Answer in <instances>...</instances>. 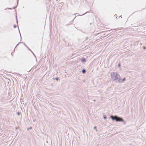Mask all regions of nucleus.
Returning <instances> with one entry per match:
<instances>
[{
  "label": "nucleus",
  "mask_w": 146,
  "mask_h": 146,
  "mask_svg": "<svg viewBox=\"0 0 146 146\" xmlns=\"http://www.w3.org/2000/svg\"><path fill=\"white\" fill-rule=\"evenodd\" d=\"M111 76L113 80L115 82H121L120 76L117 73L113 72L111 73Z\"/></svg>",
  "instance_id": "obj_1"
},
{
  "label": "nucleus",
  "mask_w": 146,
  "mask_h": 146,
  "mask_svg": "<svg viewBox=\"0 0 146 146\" xmlns=\"http://www.w3.org/2000/svg\"><path fill=\"white\" fill-rule=\"evenodd\" d=\"M110 117L113 120H115L116 121L121 122L123 121L122 118L118 117L116 116H114L113 115H111Z\"/></svg>",
  "instance_id": "obj_2"
},
{
  "label": "nucleus",
  "mask_w": 146,
  "mask_h": 146,
  "mask_svg": "<svg viewBox=\"0 0 146 146\" xmlns=\"http://www.w3.org/2000/svg\"><path fill=\"white\" fill-rule=\"evenodd\" d=\"M81 61L82 62H85L86 61V59L84 58H83L81 60Z\"/></svg>",
  "instance_id": "obj_3"
},
{
  "label": "nucleus",
  "mask_w": 146,
  "mask_h": 146,
  "mask_svg": "<svg viewBox=\"0 0 146 146\" xmlns=\"http://www.w3.org/2000/svg\"><path fill=\"white\" fill-rule=\"evenodd\" d=\"M82 72V73H83V74H84L86 73V71L85 69H83Z\"/></svg>",
  "instance_id": "obj_4"
},
{
  "label": "nucleus",
  "mask_w": 146,
  "mask_h": 146,
  "mask_svg": "<svg viewBox=\"0 0 146 146\" xmlns=\"http://www.w3.org/2000/svg\"><path fill=\"white\" fill-rule=\"evenodd\" d=\"M125 80V78H124L122 80V81L121 80V82H124Z\"/></svg>",
  "instance_id": "obj_5"
},
{
  "label": "nucleus",
  "mask_w": 146,
  "mask_h": 146,
  "mask_svg": "<svg viewBox=\"0 0 146 146\" xmlns=\"http://www.w3.org/2000/svg\"><path fill=\"white\" fill-rule=\"evenodd\" d=\"M104 119H106L107 118V117L106 116H104Z\"/></svg>",
  "instance_id": "obj_6"
},
{
  "label": "nucleus",
  "mask_w": 146,
  "mask_h": 146,
  "mask_svg": "<svg viewBox=\"0 0 146 146\" xmlns=\"http://www.w3.org/2000/svg\"><path fill=\"white\" fill-rule=\"evenodd\" d=\"M17 114L18 115H19L20 114V112H18L17 113Z\"/></svg>",
  "instance_id": "obj_7"
},
{
  "label": "nucleus",
  "mask_w": 146,
  "mask_h": 146,
  "mask_svg": "<svg viewBox=\"0 0 146 146\" xmlns=\"http://www.w3.org/2000/svg\"><path fill=\"white\" fill-rule=\"evenodd\" d=\"M16 27V25H14V28H15Z\"/></svg>",
  "instance_id": "obj_8"
},
{
  "label": "nucleus",
  "mask_w": 146,
  "mask_h": 146,
  "mask_svg": "<svg viewBox=\"0 0 146 146\" xmlns=\"http://www.w3.org/2000/svg\"><path fill=\"white\" fill-rule=\"evenodd\" d=\"M55 79L57 80H58V78H56Z\"/></svg>",
  "instance_id": "obj_9"
},
{
  "label": "nucleus",
  "mask_w": 146,
  "mask_h": 146,
  "mask_svg": "<svg viewBox=\"0 0 146 146\" xmlns=\"http://www.w3.org/2000/svg\"><path fill=\"white\" fill-rule=\"evenodd\" d=\"M17 6L16 7H13V9H15V8H16L17 6Z\"/></svg>",
  "instance_id": "obj_10"
},
{
  "label": "nucleus",
  "mask_w": 146,
  "mask_h": 146,
  "mask_svg": "<svg viewBox=\"0 0 146 146\" xmlns=\"http://www.w3.org/2000/svg\"><path fill=\"white\" fill-rule=\"evenodd\" d=\"M18 1H19V0H17V5H18Z\"/></svg>",
  "instance_id": "obj_11"
},
{
  "label": "nucleus",
  "mask_w": 146,
  "mask_h": 146,
  "mask_svg": "<svg viewBox=\"0 0 146 146\" xmlns=\"http://www.w3.org/2000/svg\"><path fill=\"white\" fill-rule=\"evenodd\" d=\"M120 66H121V65H120V64H118V66H119V67H120Z\"/></svg>",
  "instance_id": "obj_12"
},
{
  "label": "nucleus",
  "mask_w": 146,
  "mask_h": 146,
  "mask_svg": "<svg viewBox=\"0 0 146 146\" xmlns=\"http://www.w3.org/2000/svg\"><path fill=\"white\" fill-rule=\"evenodd\" d=\"M76 14H78V13H76V14H74V15H76Z\"/></svg>",
  "instance_id": "obj_13"
},
{
  "label": "nucleus",
  "mask_w": 146,
  "mask_h": 146,
  "mask_svg": "<svg viewBox=\"0 0 146 146\" xmlns=\"http://www.w3.org/2000/svg\"><path fill=\"white\" fill-rule=\"evenodd\" d=\"M76 14H78V13H76V14H74V15H76Z\"/></svg>",
  "instance_id": "obj_14"
},
{
  "label": "nucleus",
  "mask_w": 146,
  "mask_h": 146,
  "mask_svg": "<svg viewBox=\"0 0 146 146\" xmlns=\"http://www.w3.org/2000/svg\"><path fill=\"white\" fill-rule=\"evenodd\" d=\"M96 127H94V129H96Z\"/></svg>",
  "instance_id": "obj_15"
},
{
  "label": "nucleus",
  "mask_w": 146,
  "mask_h": 146,
  "mask_svg": "<svg viewBox=\"0 0 146 146\" xmlns=\"http://www.w3.org/2000/svg\"><path fill=\"white\" fill-rule=\"evenodd\" d=\"M31 52L33 53V55H34V56H35V55L34 54V53H33V52L32 51H31Z\"/></svg>",
  "instance_id": "obj_16"
},
{
  "label": "nucleus",
  "mask_w": 146,
  "mask_h": 146,
  "mask_svg": "<svg viewBox=\"0 0 146 146\" xmlns=\"http://www.w3.org/2000/svg\"><path fill=\"white\" fill-rule=\"evenodd\" d=\"M8 9H11V8H8Z\"/></svg>",
  "instance_id": "obj_17"
},
{
  "label": "nucleus",
  "mask_w": 146,
  "mask_h": 146,
  "mask_svg": "<svg viewBox=\"0 0 146 146\" xmlns=\"http://www.w3.org/2000/svg\"><path fill=\"white\" fill-rule=\"evenodd\" d=\"M116 15L117 16V15L116 14L115 15V16H116Z\"/></svg>",
  "instance_id": "obj_18"
},
{
  "label": "nucleus",
  "mask_w": 146,
  "mask_h": 146,
  "mask_svg": "<svg viewBox=\"0 0 146 146\" xmlns=\"http://www.w3.org/2000/svg\"><path fill=\"white\" fill-rule=\"evenodd\" d=\"M88 12H86L85 13H84L85 14H86V13H87Z\"/></svg>",
  "instance_id": "obj_19"
},
{
  "label": "nucleus",
  "mask_w": 146,
  "mask_h": 146,
  "mask_svg": "<svg viewBox=\"0 0 146 146\" xmlns=\"http://www.w3.org/2000/svg\"><path fill=\"white\" fill-rule=\"evenodd\" d=\"M145 48H145V47H144V49H145Z\"/></svg>",
  "instance_id": "obj_20"
},
{
  "label": "nucleus",
  "mask_w": 146,
  "mask_h": 146,
  "mask_svg": "<svg viewBox=\"0 0 146 146\" xmlns=\"http://www.w3.org/2000/svg\"><path fill=\"white\" fill-rule=\"evenodd\" d=\"M17 23H18V21H17Z\"/></svg>",
  "instance_id": "obj_21"
},
{
  "label": "nucleus",
  "mask_w": 146,
  "mask_h": 146,
  "mask_svg": "<svg viewBox=\"0 0 146 146\" xmlns=\"http://www.w3.org/2000/svg\"><path fill=\"white\" fill-rule=\"evenodd\" d=\"M84 14H83V15H84Z\"/></svg>",
  "instance_id": "obj_22"
},
{
  "label": "nucleus",
  "mask_w": 146,
  "mask_h": 146,
  "mask_svg": "<svg viewBox=\"0 0 146 146\" xmlns=\"http://www.w3.org/2000/svg\"><path fill=\"white\" fill-rule=\"evenodd\" d=\"M79 16H81L82 15H79Z\"/></svg>",
  "instance_id": "obj_23"
},
{
  "label": "nucleus",
  "mask_w": 146,
  "mask_h": 146,
  "mask_svg": "<svg viewBox=\"0 0 146 146\" xmlns=\"http://www.w3.org/2000/svg\"><path fill=\"white\" fill-rule=\"evenodd\" d=\"M31 128H32L31 127L30 128V129H31Z\"/></svg>",
  "instance_id": "obj_24"
}]
</instances>
